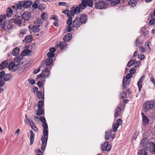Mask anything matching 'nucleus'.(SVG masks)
I'll return each mask as SVG.
<instances>
[{"mask_svg": "<svg viewBox=\"0 0 155 155\" xmlns=\"http://www.w3.org/2000/svg\"><path fill=\"white\" fill-rule=\"evenodd\" d=\"M93 0H81V2L79 5V7H72L70 11L66 10L63 11L62 13L66 15L68 18L70 17L72 19V16H73L75 14H78L80 12V9H84L87 6L92 7L93 5Z\"/></svg>", "mask_w": 155, "mask_h": 155, "instance_id": "f257e3e1", "label": "nucleus"}, {"mask_svg": "<svg viewBox=\"0 0 155 155\" xmlns=\"http://www.w3.org/2000/svg\"><path fill=\"white\" fill-rule=\"evenodd\" d=\"M142 149L138 153V155H148L147 150H149L152 154L155 153V143L152 142H149L146 138L143 139L141 142Z\"/></svg>", "mask_w": 155, "mask_h": 155, "instance_id": "f03ea898", "label": "nucleus"}, {"mask_svg": "<svg viewBox=\"0 0 155 155\" xmlns=\"http://www.w3.org/2000/svg\"><path fill=\"white\" fill-rule=\"evenodd\" d=\"M23 55L21 54L16 56L14 59V62L10 63L8 66V68L11 70L12 71H15L17 70L20 67L19 64L21 61L23 59Z\"/></svg>", "mask_w": 155, "mask_h": 155, "instance_id": "7ed1b4c3", "label": "nucleus"}, {"mask_svg": "<svg viewBox=\"0 0 155 155\" xmlns=\"http://www.w3.org/2000/svg\"><path fill=\"white\" fill-rule=\"evenodd\" d=\"M43 135L42 136L41 140L42 141V144L41 147V149L44 151L47 145V142L48 137V129L43 130Z\"/></svg>", "mask_w": 155, "mask_h": 155, "instance_id": "20e7f679", "label": "nucleus"}, {"mask_svg": "<svg viewBox=\"0 0 155 155\" xmlns=\"http://www.w3.org/2000/svg\"><path fill=\"white\" fill-rule=\"evenodd\" d=\"M143 107L144 111H147L155 107V102L153 101H147L143 105Z\"/></svg>", "mask_w": 155, "mask_h": 155, "instance_id": "39448f33", "label": "nucleus"}, {"mask_svg": "<svg viewBox=\"0 0 155 155\" xmlns=\"http://www.w3.org/2000/svg\"><path fill=\"white\" fill-rule=\"evenodd\" d=\"M32 4V2L31 0L20 2V5L21 6V9L22 8H28L30 7Z\"/></svg>", "mask_w": 155, "mask_h": 155, "instance_id": "423d86ee", "label": "nucleus"}, {"mask_svg": "<svg viewBox=\"0 0 155 155\" xmlns=\"http://www.w3.org/2000/svg\"><path fill=\"white\" fill-rule=\"evenodd\" d=\"M95 8L98 9H105L107 7L105 6L104 2L101 0L94 3Z\"/></svg>", "mask_w": 155, "mask_h": 155, "instance_id": "0eeeda50", "label": "nucleus"}, {"mask_svg": "<svg viewBox=\"0 0 155 155\" xmlns=\"http://www.w3.org/2000/svg\"><path fill=\"white\" fill-rule=\"evenodd\" d=\"M111 146L110 144H109L108 141H105L103 144L101 145V150L103 151L106 150L107 151H109L111 149Z\"/></svg>", "mask_w": 155, "mask_h": 155, "instance_id": "6e6552de", "label": "nucleus"}, {"mask_svg": "<svg viewBox=\"0 0 155 155\" xmlns=\"http://www.w3.org/2000/svg\"><path fill=\"white\" fill-rule=\"evenodd\" d=\"M112 130L106 131L105 132V139L107 140H109L110 137H111L112 139L114 138L115 137V134H113L112 135Z\"/></svg>", "mask_w": 155, "mask_h": 155, "instance_id": "1a4fd4ad", "label": "nucleus"}, {"mask_svg": "<svg viewBox=\"0 0 155 155\" xmlns=\"http://www.w3.org/2000/svg\"><path fill=\"white\" fill-rule=\"evenodd\" d=\"M72 24L73 27L77 28L79 27L82 25L78 17L75 18L74 20L72 21Z\"/></svg>", "mask_w": 155, "mask_h": 155, "instance_id": "9d476101", "label": "nucleus"}, {"mask_svg": "<svg viewBox=\"0 0 155 155\" xmlns=\"http://www.w3.org/2000/svg\"><path fill=\"white\" fill-rule=\"evenodd\" d=\"M79 19L82 24H84L86 23L87 20V17L86 15L82 14L79 18Z\"/></svg>", "mask_w": 155, "mask_h": 155, "instance_id": "9b49d317", "label": "nucleus"}, {"mask_svg": "<svg viewBox=\"0 0 155 155\" xmlns=\"http://www.w3.org/2000/svg\"><path fill=\"white\" fill-rule=\"evenodd\" d=\"M66 23L68 25L66 27V30L68 32H70L72 30V28L70 26L72 24V19L70 17L68 18Z\"/></svg>", "mask_w": 155, "mask_h": 155, "instance_id": "f8f14e48", "label": "nucleus"}, {"mask_svg": "<svg viewBox=\"0 0 155 155\" xmlns=\"http://www.w3.org/2000/svg\"><path fill=\"white\" fill-rule=\"evenodd\" d=\"M40 119L41 122L42 123V126L43 127V130L48 129V126L45 117L41 116L40 117Z\"/></svg>", "mask_w": 155, "mask_h": 155, "instance_id": "ddd939ff", "label": "nucleus"}, {"mask_svg": "<svg viewBox=\"0 0 155 155\" xmlns=\"http://www.w3.org/2000/svg\"><path fill=\"white\" fill-rule=\"evenodd\" d=\"M31 14L30 12H25L22 14V18L25 21H28L31 17Z\"/></svg>", "mask_w": 155, "mask_h": 155, "instance_id": "4468645a", "label": "nucleus"}, {"mask_svg": "<svg viewBox=\"0 0 155 155\" xmlns=\"http://www.w3.org/2000/svg\"><path fill=\"white\" fill-rule=\"evenodd\" d=\"M18 18L16 17V18L14 19H12L13 20V22L16 25H18L19 26H21V24L22 23V20L21 19L19 18L20 17L17 16Z\"/></svg>", "mask_w": 155, "mask_h": 155, "instance_id": "2eb2a0df", "label": "nucleus"}, {"mask_svg": "<svg viewBox=\"0 0 155 155\" xmlns=\"http://www.w3.org/2000/svg\"><path fill=\"white\" fill-rule=\"evenodd\" d=\"M72 38L71 34L70 33L67 34L63 38V40L64 42H68L70 41Z\"/></svg>", "mask_w": 155, "mask_h": 155, "instance_id": "dca6fc26", "label": "nucleus"}, {"mask_svg": "<svg viewBox=\"0 0 155 155\" xmlns=\"http://www.w3.org/2000/svg\"><path fill=\"white\" fill-rule=\"evenodd\" d=\"M9 60L5 61L0 64V68L2 69L5 68L10 63H9Z\"/></svg>", "mask_w": 155, "mask_h": 155, "instance_id": "f3484780", "label": "nucleus"}, {"mask_svg": "<svg viewBox=\"0 0 155 155\" xmlns=\"http://www.w3.org/2000/svg\"><path fill=\"white\" fill-rule=\"evenodd\" d=\"M145 76L144 75H143L137 83L139 91H140L141 90L142 87V85L141 84L143 83V82L145 78Z\"/></svg>", "mask_w": 155, "mask_h": 155, "instance_id": "a211bd4d", "label": "nucleus"}, {"mask_svg": "<svg viewBox=\"0 0 155 155\" xmlns=\"http://www.w3.org/2000/svg\"><path fill=\"white\" fill-rule=\"evenodd\" d=\"M130 83L129 80L125 78V77H124L123 80V87L124 88H126L127 86L129 85Z\"/></svg>", "mask_w": 155, "mask_h": 155, "instance_id": "6ab92c4d", "label": "nucleus"}, {"mask_svg": "<svg viewBox=\"0 0 155 155\" xmlns=\"http://www.w3.org/2000/svg\"><path fill=\"white\" fill-rule=\"evenodd\" d=\"M141 115L142 117V121L143 125H146L148 123L149 121V119L144 114L142 113Z\"/></svg>", "mask_w": 155, "mask_h": 155, "instance_id": "aec40b11", "label": "nucleus"}, {"mask_svg": "<svg viewBox=\"0 0 155 155\" xmlns=\"http://www.w3.org/2000/svg\"><path fill=\"white\" fill-rule=\"evenodd\" d=\"M116 111L114 116L115 118H117L119 117L121 113V108L120 107H118L116 109Z\"/></svg>", "mask_w": 155, "mask_h": 155, "instance_id": "412c9836", "label": "nucleus"}, {"mask_svg": "<svg viewBox=\"0 0 155 155\" xmlns=\"http://www.w3.org/2000/svg\"><path fill=\"white\" fill-rule=\"evenodd\" d=\"M30 145H32L34 142V138H35V134L33 131L32 130H31L30 131Z\"/></svg>", "mask_w": 155, "mask_h": 155, "instance_id": "4be33fe9", "label": "nucleus"}, {"mask_svg": "<svg viewBox=\"0 0 155 155\" xmlns=\"http://www.w3.org/2000/svg\"><path fill=\"white\" fill-rule=\"evenodd\" d=\"M30 125L31 127L33 129L35 132H38V129L36 127L35 123L32 120H31V123H30Z\"/></svg>", "mask_w": 155, "mask_h": 155, "instance_id": "5701e85b", "label": "nucleus"}, {"mask_svg": "<svg viewBox=\"0 0 155 155\" xmlns=\"http://www.w3.org/2000/svg\"><path fill=\"white\" fill-rule=\"evenodd\" d=\"M20 51V49L18 48L15 47L13 50L12 54L13 55L16 56L19 54Z\"/></svg>", "mask_w": 155, "mask_h": 155, "instance_id": "b1692460", "label": "nucleus"}, {"mask_svg": "<svg viewBox=\"0 0 155 155\" xmlns=\"http://www.w3.org/2000/svg\"><path fill=\"white\" fill-rule=\"evenodd\" d=\"M12 75H11L10 73L4 75L3 78L4 80L5 81H9L11 80L10 78H12Z\"/></svg>", "mask_w": 155, "mask_h": 155, "instance_id": "393cba45", "label": "nucleus"}, {"mask_svg": "<svg viewBox=\"0 0 155 155\" xmlns=\"http://www.w3.org/2000/svg\"><path fill=\"white\" fill-rule=\"evenodd\" d=\"M25 40L27 43H29L32 41V38L31 35H29L25 37Z\"/></svg>", "mask_w": 155, "mask_h": 155, "instance_id": "a878e982", "label": "nucleus"}, {"mask_svg": "<svg viewBox=\"0 0 155 155\" xmlns=\"http://www.w3.org/2000/svg\"><path fill=\"white\" fill-rule=\"evenodd\" d=\"M39 25H36L35 26L34 25L32 28V29L33 32H38L40 31Z\"/></svg>", "mask_w": 155, "mask_h": 155, "instance_id": "bb28decb", "label": "nucleus"}, {"mask_svg": "<svg viewBox=\"0 0 155 155\" xmlns=\"http://www.w3.org/2000/svg\"><path fill=\"white\" fill-rule=\"evenodd\" d=\"M44 111L42 108L38 107V110L36 113V115L38 116H41L43 114Z\"/></svg>", "mask_w": 155, "mask_h": 155, "instance_id": "cd10ccee", "label": "nucleus"}, {"mask_svg": "<svg viewBox=\"0 0 155 155\" xmlns=\"http://www.w3.org/2000/svg\"><path fill=\"white\" fill-rule=\"evenodd\" d=\"M13 13L12 10L10 8H8L7 10L6 15L8 17L11 16Z\"/></svg>", "mask_w": 155, "mask_h": 155, "instance_id": "c85d7f7f", "label": "nucleus"}, {"mask_svg": "<svg viewBox=\"0 0 155 155\" xmlns=\"http://www.w3.org/2000/svg\"><path fill=\"white\" fill-rule=\"evenodd\" d=\"M13 9L16 10L17 9H21V6L20 5V2H19L18 4H15L12 7Z\"/></svg>", "mask_w": 155, "mask_h": 155, "instance_id": "c756f323", "label": "nucleus"}, {"mask_svg": "<svg viewBox=\"0 0 155 155\" xmlns=\"http://www.w3.org/2000/svg\"><path fill=\"white\" fill-rule=\"evenodd\" d=\"M128 3L131 7H134L137 4V1L136 0H130L128 2Z\"/></svg>", "mask_w": 155, "mask_h": 155, "instance_id": "7c9ffc66", "label": "nucleus"}, {"mask_svg": "<svg viewBox=\"0 0 155 155\" xmlns=\"http://www.w3.org/2000/svg\"><path fill=\"white\" fill-rule=\"evenodd\" d=\"M9 23L8 21H4L3 24L2 26V28L3 29L5 30V31L8 29V28L7 27L8 26V24Z\"/></svg>", "mask_w": 155, "mask_h": 155, "instance_id": "2f4dec72", "label": "nucleus"}, {"mask_svg": "<svg viewBox=\"0 0 155 155\" xmlns=\"http://www.w3.org/2000/svg\"><path fill=\"white\" fill-rule=\"evenodd\" d=\"M67 44L64 42H61L59 45V47L61 48L62 50L66 48L67 47Z\"/></svg>", "mask_w": 155, "mask_h": 155, "instance_id": "473e14b6", "label": "nucleus"}, {"mask_svg": "<svg viewBox=\"0 0 155 155\" xmlns=\"http://www.w3.org/2000/svg\"><path fill=\"white\" fill-rule=\"evenodd\" d=\"M53 59L48 58L45 61V64L46 66H49L53 62Z\"/></svg>", "mask_w": 155, "mask_h": 155, "instance_id": "72a5a7b5", "label": "nucleus"}, {"mask_svg": "<svg viewBox=\"0 0 155 155\" xmlns=\"http://www.w3.org/2000/svg\"><path fill=\"white\" fill-rule=\"evenodd\" d=\"M42 21L41 19L39 18H38L36 21H35V24L36 25L40 26L42 24Z\"/></svg>", "mask_w": 155, "mask_h": 155, "instance_id": "f704fd0d", "label": "nucleus"}, {"mask_svg": "<svg viewBox=\"0 0 155 155\" xmlns=\"http://www.w3.org/2000/svg\"><path fill=\"white\" fill-rule=\"evenodd\" d=\"M41 17L43 21H45L47 20L48 15L46 13H43L41 15Z\"/></svg>", "mask_w": 155, "mask_h": 155, "instance_id": "c9c22d12", "label": "nucleus"}, {"mask_svg": "<svg viewBox=\"0 0 155 155\" xmlns=\"http://www.w3.org/2000/svg\"><path fill=\"white\" fill-rule=\"evenodd\" d=\"M27 30L25 29H23L20 30L19 36L20 37H22L23 35L26 34Z\"/></svg>", "mask_w": 155, "mask_h": 155, "instance_id": "e433bc0d", "label": "nucleus"}, {"mask_svg": "<svg viewBox=\"0 0 155 155\" xmlns=\"http://www.w3.org/2000/svg\"><path fill=\"white\" fill-rule=\"evenodd\" d=\"M37 97L39 99L44 100V97L42 96V93L41 92L38 91L37 92Z\"/></svg>", "mask_w": 155, "mask_h": 155, "instance_id": "4c0bfd02", "label": "nucleus"}, {"mask_svg": "<svg viewBox=\"0 0 155 155\" xmlns=\"http://www.w3.org/2000/svg\"><path fill=\"white\" fill-rule=\"evenodd\" d=\"M31 63L30 62H28L25 64H24L23 66H22L20 69L24 70L25 68H28L29 66L31 64Z\"/></svg>", "mask_w": 155, "mask_h": 155, "instance_id": "58836bf2", "label": "nucleus"}, {"mask_svg": "<svg viewBox=\"0 0 155 155\" xmlns=\"http://www.w3.org/2000/svg\"><path fill=\"white\" fill-rule=\"evenodd\" d=\"M135 45L137 47L143 43L141 41H140L139 39L137 38L135 41Z\"/></svg>", "mask_w": 155, "mask_h": 155, "instance_id": "ea45409f", "label": "nucleus"}, {"mask_svg": "<svg viewBox=\"0 0 155 155\" xmlns=\"http://www.w3.org/2000/svg\"><path fill=\"white\" fill-rule=\"evenodd\" d=\"M6 18V15H0V24L2 25V22Z\"/></svg>", "mask_w": 155, "mask_h": 155, "instance_id": "a19ab883", "label": "nucleus"}, {"mask_svg": "<svg viewBox=\"0 0 155 155\" xmlns=\"http://www.w3.org/2000/svg\"><path fill=\"white\" fill-rule=\"evenodd\" d=\"M45 72H43L42 73H41L38 75L37 77V78H43L47 76V75H46V74H45Z\"/></svg>", "mask_w": 155, "mask_h": 155, "instance_id": "79ce46f5", "label": "nucleus"}, {"mask_svg": "<svg viewBox=\"0 0 155 155\" xmlns=\"http://www.w3.org/2000/svg\"><path fill=\"white\" fill-rule=\"evenodd\" d=\"M47 55L48 56V58L50 59H53L52 58L54 56L55 54L54 53L49 52L48 53Z\"/></svg>", "mask_w": 155, "mask_h": 155, "instance_id": "37998d69", "label": "nucleus"}, {"mask_svg": "<svg viewBox=\"0 0 155 155\" xmlns=\"http://www.w3.org/2000/svg\"><path fill=\"white\" fill-rule=\"evenodd\" d=\"M149 43V42H147L145 44L144 46L146 49L148 50L149 51H150L151 49L150 47Z\"/></svg>", "mask_w": 155, "mask_h": 155, "instance_id": "c03bdc74", "label": "nucleus"}, {"mask_svg": "<svg viewBox=\"0 0 155 155\" xmlns=\"http://www.w3.org/2000/svg\"><path fill=\"white\" fill-rule=\"evenodd\" d=\"M119 127V125H117V124H114L113 126V131L115 132L117 131V129Z\"/></svg>", "mask_w": 155, "mask_h": 155, "instance_id": "a18cd8bd", "label": "nucleus"}, {"mask_svg": "<svg viewBox=\"0 0 155 155\" xmlns=\"http://www.w3.org/2000/svg\"><path fill=\"white\" fill-rule=\"evenodd\" d=\"M135 63V61L134 60H131L128 63L127 66L128 67H130Z\"/></svg>", "mask_w": 155, "mask_h": 155, "instance_id": "49530a36", "label": "nucleus"}, {"mask_svg": "<svg viewBox=\"0 0 155 155\" xmlns=\"http://www.w3.org/2000/svg\"><path fill=\"white\" fill-rule=\"evenodd\" d=\"M103 1L104 2L105 6L110 5V3H111V0H103Z\"/></svg>", "mask_w": 155, "mask_h": 155, "instance_id": "de8ad7c7", "label": "nucleus"}, {"mask_svg": "<svg viewBox=\"0 0 155 155\" xmlns=\"http://www.w3.org/2000/svg\"><path fill=\"white\" fill-rule=\"evenodd\" d=\"M120 96L121 98H125L126 97H127L126 92L125 91L122 92V93H121Z\"/></svg>", "mask_w": 155, "mask_h": 155, "instance_id": "09e8293b", "label": "nucleus"}, {"mask_svg": "<svg viewBox=\"0 0 155 155\" xmlns=\"http://www.w3.org/2000/svg\"><path fill=\"white\" fill-rule=\"evenodd\" d=\"M38 0H36L35 1V2L32 5V7L34 8L37 9L38 8V5L37 4Z\"/></svg>", "mask_w": 155, "mask_h": 155, "instance_id": "8fccbe9b", "label": "nucleus"}, {"mask_svg": "<svg viewBox=\"0 0 155 155\" xmlns=\"http://www.w3.org/2000/svg\"><path fill=\"white\" fill-rule=\"evenodd\" d=\"M143 34L146 38H147L149 37V32L148 31H142Z\"/></svg>", "mask_w": 155, "mask_h": 155, "instance_id": "3c124183", "label": "nucleus"}, {"mask_svg": "<svg viewBox=\"0 0 155 155\" xmlns=\"http://www.w3.org/2000/svg\"><path fill=\"white\" fill-rule=\"evenodd\" d=\"M139 48L141 53L144 52L146 51V49L144 48L143 46H140L139 47Z\"/></svg>", "mask_w": 155, "mask_h": 155, "instance_id": "603ef678", "label": "nucleus"}, {"mask_svg": "<svg viewBox=\"0 0 155 155\" xmlns=\"http://www.w3.org/2000/svg\"><path fill=\"white\" fill-rule=\"evenodd\" d=\"M43 105V102L42 101H39L38 104V107L42 108Z\"/></svg>", "mask_w": 155, "mask_h": 155, "instance_id": "864d4df0", "label": "nucleus"}, {"mask_svg": "<svg viewBox=\"0 0 155 155\" xmlns=\"http://www.w3.org/2000/svg\"><path fill=\"white\" fill-rule=\"evenodd\" d=\"M155 22V19L154 18H152L149 22V24L150 26L153 25Z\"/></svg>", "mask_w": 155, "mask_h": 155, "instance_id": "5fc2aeb1", "label": "nucleus"}, {"mask_svg": "<svg viewBox=\"0 0 155 155\" xmlns=\"http://www.w3.org/2000/svg\"><path fill=\"white\" fill-rule=\"evenodd\" d=\"M38 8L39 10H42L44 9L45 8V7L43 5L41 4L38 5Z\"/></svg>", "mask_w": 155, "mask_h": 155, "instance_id": "6e6d98bb", "label": "nucleus"}, {"mask_svg": "<svg viewBox=\"0 0 155 155\" xmlns=\"http://www.w3.org/2000/svg\"><path fill=\"white\" fill-rule=\"evenodd\" d=\"M29 84H35V81L32 78H30L28 80Z\"/></svg>", "mask_w": 155, "mask_h": 155, "instance_id": "4d7b16f0", "label": "nucleus"}, {"mask_svg": "<svg viewBox=\"0 0 155 155\" xmlns=\"http://www.w3.org/2000/svg\"><path fill=\"white\" fill-rule=\"evenodd\" d=\"M122 120L121 119H118L117 120V123L115 124H117V125H121L122 124Z\"/></svg>", "mask_w": 155, "mask_h": 155, "instance_id": "13d9d810", "label": "nucleus"}, {"mask_svg": "<svg viewBox=\"0 0 155 155\" xmlns=\"http://www.w3.org/2000/svg\"><path fill=\"white\" fill-rule=\"evenodd\" d=\"M25 54H29L31 52V51L29 49L24 50L23 51Z\"/></svg>", "mask_w": 155, "mask_h": 155, "instance_id": "bf43d9fd", "label": "nucleus"}, {"mask_svg": "<svg viewBox=\"0 0 155 155\" xmlns=\"http://www.w3.org/2000/svg\"><path fill=\"white\" fill-rule=\"evenodd\" d=\"M110 4L111 6H114L117 5L114 0H111V3H110Z\"/></svg>", "mask_w": 155, "mask_h": 155, "instance_id": "052dcab7", "label": "nucleus"}, {"mask_svg": "<svg viewBox=\"0 0 155 155\" xmlns=\"http://www.w3.org/2000/svg\"><path fill=\"white\" fill-rule=\"evenodd\" d=\"M136 72V70L135 68H132L130 70V72L131 74H134Z\"/></svg>", "mask_w": 155, "mask_h": 155, "instance_id": "680f3d73", "label": "nucleus"}, {"mask_svg": "<svg viewBox=\"0 0 155 155\" xmlns=\"http://www.w3.org/2000/svg\"><path fill=\"white\" fill-rule=\"evenodd\" d=\"M133 75H131V74L130 73H128L126 76V77H125V78H127V79H129L131 78Z\"/></svg>", "mask_w": 155, "mask_h": 155, "instance_id": "e2e57ef3", "label": "nucleus"}, {"mask_svg": "<svg viewBox=\"0 0 155 155\" xmlns=\"http://www.w3.org/2000/svg\"><path fill=\"white\" fill-rule=\"evenodd\" d=\"M140 61H136V62H135V63L134 64V67L135 68L137 67L140 64Z\"/></svg>", "mask_w": 155, "mask_h": 155, "instance_id": "0e129e2a", "label": "nucleus"}, {"mask_svg": "<svg viewBox=\"0 0 155 155\" xmlns=\"http://www.w3.org/2000/svg\"><path fill=\"white\" fill-rule=\"evenodd\" d=\"M5 72L2 71L0 73V79H2L4 77V75H5Z\"/></svg>", "mask_w": 155, "mask_h": 155, "instance_id": "69168bd1", "label": "nucleus"}, {"mask_svg": "<svg viewBox=\"0 0 155 155\" xmlns=\"http://www.w3.org/2000/svg\"><path fill=\"white\" fill-rule=\"evenodd\" d=\"M49 51L50 52L54 53L56 51V49L54 47L51 48L49 49Z\"/></svg>", "mask_w": 155, "mask_h": 155, "instance_id": "338daca9", "label": "nucleus"}, {"mask_svg": "<svg viewBox=\"0 0 155 155\" xmlns=\"http://www.w3.org/2000/svg\"><path fill=\"white\" fill-rule=\"evenodd\" d=\"M31 120H30L29 118H25L24 120L25 122L27 124H28L29 123L30 124V123H31Z\"/></svg>", "mask_w": 155, "mask_h": 155, "instance_id": "774afa93", "label": "nucleus"}]
</instances>
